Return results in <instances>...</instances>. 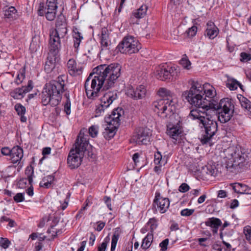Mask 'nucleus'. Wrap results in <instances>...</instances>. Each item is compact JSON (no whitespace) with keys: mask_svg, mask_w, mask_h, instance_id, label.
<instances>
[{"mask_svg":"<svg viewBox=\"0 0 251 251\" xmlns=\"http://www.w3.org/2000/svg\"><path fill=\"white\" fill-rule=\"evenodd\" d=\"M202 91L201 84L193 82L190 90L185 92L184 95L186 96V99L191 105L198 108L191 110L189 116L192 119L199 120L201 124L209 115V110H212L214 113L217 110L218 119L221 123L229 121L234 111L232 101L225 98L222 99L218 104L215 105L209 100L202 97Z\"/></svg>","mask_w":251,"mask_h":251,"instance_id":"f257e3e1","label":"nucleus"},{"mask_svg":"<svg viewBox=\"0 0 251 251\" xmlns=\"http://www.w3.org/2000/svg\"><path fill=\"white\" fill-rule=\"evenodd\" d=\"M121 66L116 63L100 65L95 68L84 84L87 98L95 100L99 97L101 88L106 90L113 87L121 75Z\"/></svg>","mask_w":251,"mask_h":251,"instance_id":"f03ea898","label":"nucleus"},{"mask_svg":"<svg viewBox=\"0 0 251 251\" xmlns=\"http://www.w3.org/2000/svg\"><path fill=\"white\" fill-rule=\"evenodd\" d=\"M64 75H59L56 80L47 83L42 92L41 100L44 105L50 104L54 107L58 105L65 91Z\"/></svg>","mask_w":251,"mask_h":251,"instance_id":"7ed1b4c3","label":"nucleus"},{"mask_svg":"<svg viewBox=\"0 0 251 251\" xmlns=\"http://www.w3.org/2000/svg\"><path fill=\"white\" fill-rule=\"evenodd\" d=\"M226 155L225 167L227 170L236 167H242L246 161L249 159L248 155L243 152L239 147L230 146L225 150Z\"/></svg>","mask_w":251,"mask_h":251,"instance_id":"20e7f679","label":"nucleus"},{"mask_svg":"<svg viewBox=\"0 0 251 251\" xmlns=\"http://www.w3.org/2000/svg\"><path fill=\"white\" fill-rule=\"evenodd\" d=\"M67 25L64 17H59L56 22V28H52L50 30L49 45L50 47L60 49V39L63 38L68 32Z\"/></svg>","mask_w":251,"mask_h":251,"instance_id":"39448f33","label":"nucleus"},{"mask_svg":"<svg viewBox=\"0 0 251 251\" xmlns=\"http://www.w3.org/2000/svg\"><path fill=\"white\" fill-rule=\"evenodd\" d=\"M118 91H108L99 99V102L96 105L94 116L98 117L103 115L105 111L118 99Z\"/></svg>","mask_w":251,"mask_h":251,"instance_id":"423d86ee","label":"nucleus"},{"mask_svg":"<svg viewBox=\"0 0 251 251\" xmlns=\"http://www.w3.org/2000/svg\"><path fill=\"white\" fill-rule=\"evenodd\" d=\"M141 48L138 40L131 35L125 36L116 49L122 53L130 54L137 52Z\"/></svg>","mask_w":251,"mask_h":251,"instance_id":"0eeeda50","label":"nucleus"},{"mask_svg":"<svg viewBox=\"0 0 251 251\" xmlns=\"http://www.w3.org/2000/svg\"><path fill=\"white\" fill-rule=\"evenodd\" d=\"M71 150L75 151L77 153L87 157L92 158L93 155L92 146L89 144L87 135L81 136L80 133Z\"/></svg>","mask_w":251,"mask_h":251,"instance_id":"6e6552de","label":"nucleus"},{"mask_svg":"<svg viewBox=\"0 0 251 251\" xmlns=\"http://www.w3.org/2000/svg\"><path fill=\"white\" fill-rule=\"evenodd\" d=\"M211 117L209 115L201 123L205 129V134L201 138V142L202 144H206L210 139L215 134L217 130L218 126L216 121L211 120Z\"/></svg>","mask_w":251,"mask_h":251,"instance_id":"1a4fd4ad","label":"nucleus"},{"mask_svg":"<svg viewBox=\"0 0 251 251\" xmlns=\"http://www.w3.org/2000/svg\"><path fill=\"white\" fill-rule=\"evenodd\" d=\"M173 101L172 100L170 101L168 99H161L155 101L153 105L156 109L155 111L157 112L159 114L160 113L161 116L163 117H167L168 112H170V113L172 111L171 103Z\"/></svg>","mask_w":251,"mask_h":251,"instance_id":"9d476101","label":"nucleus"},{"mask_svg":"<svg viewBox=\"0 0 251 251\" xmlns=\"http://www.w3.org/2000/svg\"><path fill=\"white\" fill-rule=\"evenodd\" d=\"M57 8L58 6H45L44 3H40L38 9V15L40 16H45L47 20L52 21L56 18Z\"/></svg>","mask_w":251,"mask_h":251,"instance_id":"9b49d317","label":"nucleus"},{"mask_svg":"<svg viewBox=\"0 0 251 251\" xmlns=\"http://www.w3.org/2000/svg\"><path fill=\"white\" fill-rule=\"evenodd\" d=\"M149 130V129L144 127L137 128L132 137V140L136 144H147L150 139L151 133Z\"/></svg>","mask_w":251,"mask_h":251,"instance_id":"f8f14e48","label":"nucleus"},{"mask_svg":"<svg viewBox=\"0 0 251 251\" xmlns=\"http://www.w3.org/2000/svg\"><path fill=\"white\" fill-rule=\"evenodd\" d=\"M49 55L45 62L44 70L47 73H50L55 68L57 59L58 57L59 49L53 47H50Z\"/></svg>","mask_w":251,"mask_h":251,"instance_id":"ddd939ff","label":"nucleus"},{"mask_svg":"<svg viewBox=\"0 0 251 251\" xmlns=\"http://www.w3.org/2000/svg\"><path fill=\"white\" fill-rule=\"evenodd\" d=\"M152 205L156 211L164 213L169 207L170 201L168 198L161 197L159 191H156Z\"/></svg>","mask_w":251,"mask_h":251,"instance_id":"4468645a","label":"nucleus"},{"mask_svg":"<svg viewBox=\"0 0 251 251\" xmlns=\"http://www.w3.org/2000/svg\"><path fill=\"white\" fill-rule=\"evenodd\" d=\"M146 89L143 85L137 86L135 89L132 86H129L126 90V94L135 100L142 99L145 97Z\"/></svg>","mask_w":251,"mask_h":251,"instance_id":"2eb2a0df","label":"nucleus"},{"mask_svg":"<svg viewBox=\"0 0 251 251\" xmlns=\"http://www.w3.org/2000/svg\"><path fill=\"white\" fill-rule=\"evenodd\" d=\"M172 66H169L167 63L159 65L155 69L154 75L155 77L162 81H165L171 76V69Z\"/></svg>","mask_w":251,"mask_h":251,"instance_id":"dca6fc26","label":"nucleus"},{"mask_svg":"<svg viewBox=\"0 0 251 251\" xmlns=\"http://www.w3.org/2000/svg\"><path fill=\"white\" fill-rule=\"evenodd\" d=\"M124 111L122 108L118 107L114 109L111 114L104 118L106 123H110L116 126H119L121 122V118L124 115Z\"/></svg>","mask_w":251,"mask_h":251,"instance_id":"f3484780","label":"nucleus"},{"mask_svg":"<svg viewBox=\"0 0 251 251\" xmlns=\"http://www.w3.org/2000/svg\"><path fill=\"white\" fill-rule=\"evenodd\" d=\"M148 9L147 5L143 4L138 9L133 10L129 19L130 24H139V19L144 18L146 16Z\"/></svg>","mask_w":251,"mask_h":251,"instance_id":"a211bd4d","label":"nucleus"},{"mask_svg":"<svg viewBox=\"0 0 251 251\" xmlns=\"http://www.w3.org/2000/svg\"><path fill=\"white\" fill-rule=\"evenodd\" d=\"M84 156L80 155L75 151L71 150L67 158V163L71 169L78 168L81 164Z\"/></svg>","mask_w":251,"mask_h":251,"instance_id":"6ab92c4d","label":"nucleus"},{"mask_svg":"<svg viewBox=\"0 0 251 251\" xmlns=\"http://www.w3.org/2000/svg\"><path fill=\"white\" fill-rule=\"evenodd\" d=\"M99 39L101 50H108L111 43L109 38V32L107 28H102Z\"/></svg>","mask_w":251,"mask_h":251,"instance_id":"aec40b11","label":"nucleus"},{"mask_svg":"<svg viewBox=\"0 0 251 251\" xmlns=\"http://www.w3.org/2000/svg\"><path fill=\"white\" fill-rule=\"evenodd\" d=\"M67 67L69 74L72 76H77L82 73V67L78 65L75 59H70L67 62Z\"/></svg>","mask_w":251,"mask_h":251,"instance_id":"412c9836","label":"nucleus"},{"mask_svg":"<svg viewBox=\"0 0 251 251\" xmlns=\"http://www.w3.org/2000/svg\"><path fill=\"white\" fill-rule=\"evenodd\" d=\"M217 172L215 167L211 165L202 166L198 170L199 176L202 179H207L209 176H216Z\"/></svg>","mask_w":251,"mask_h":251,"instance_id":"4be33fe9","label":"nucleus"},{"mask_svg":"<svg viewBox=\"0 0 251 251\" xmlns=\"http://www.w3.org/2000/svg\"><path fill=\"white\" fill-rule=\"evenodd\" d=\"M24 156L23 149L20 146H16L12 149L10 157L13 164L20 162Z\"/></svg>","mask_w":251,"mask_h":251,"instance_id":"5701e85b","label":"nucleus"},{"mask_svg":"<svg viewBox=\"0 0 251 251\" xmlns=\"http://www.w3.org/2000/svg\"><path fill=\"white\" fill-rule=\"evenodd\" d=\"M118 126H116L110 123H107L104 131L103 132V135L104 138L107 140L112 138L116 133Z\"/></svg>","mask_w":251,"mask_h":251,"instance_id":"b1692460","label":"nucleus"},{"mask_svg":"<svg viewBox=\"0 0 251 251\" xmlns=\"http://www.w3.org/2000/svg\"><path fill=\"white\" fill-rule=\"evenodd\" d=\"M4 12V17L8 19L10 21L15 20L19 17L17 10L14 6H11L5 8Z\"/></svg>","mask_w":251,"mask_h":251,"instance_id":"393cba45","label":"nucleus"},{"mask_svg":"<svg viewBox=\"0 0 251 251\" xmlns=\"http://www.w3.org/2000/svg\"><path fill=\"white\" fill-rule=\"evenodd\" d=\"M182 124L180 119L178 120L176 124L174 125V140L180 142L181 136L183 135Z\"/></svg>","mask_w":251,"mask_h":251,"instance_id":"a878e982","label":"nucleus"},{"mask_svg":"<svg viewBox=\"0 0 251 251\" xmlns=\"http://www.w3.org/2000/svg\"><path fill=\"white\" fill-rule=\"evenodd\" d=\"M241 107L244 109L246 114L251 116V102L242 95L237 97Z\"/></svg>","mask_w":251,"mask_h":251,"instance_id":"bb28decb","label":"nucleus"},{"mask_svg":"<svg viewBox=\"0 0 251 251\" xmlns=\"http://www.w3.org/2000/svg\"><path fill=\"white\" fill-rule=\"evenodd\" d=\"M213 25L214 24L213 22H209L207 24L208 27L205 32V35L211 39H214L218 34V28L214 26Z\"/></svg>","mask_w":251,"mask_h":251,"instance_id":"cd10ccee","label":"nucleus"},{"mask_svg":"<svg viewBox=\"0 0 251 251\" xmlns=\"http://www.w3.org/2000/svg\"><path fill=\"white\" fill-rule=\"evenodd\" d=\"M73 38L74 42V47L75 51L77 52L80 44L83 39L82 34L79 32L77 29L73 30Z\"/></svg>","mask_w":251,"mask_h":251,"instance_id":"c85d7f7f","label":"nucleus"},{"mask_svg":"<svg viewBox=\"0 0 251 251\" xmlns=\"http://www.w3.org/2000/svg\"><path fill=\"white\" fill-rule=\"evenodd\" d=\"M55 176L53 175H48L44 176L42 181L40 182V186L45 188H49L54 180Z\"/></svg>","mask_w":251,"mask_h":251,"instance_id":"c756f323","label":"nucleus"},{"mask_svg":"<svg viewBox=\"0 0 251 251\" xmlns=\"http://www.w3.org/2000/svg\"><path fill=\"white\" fill-rule=\"evenodd\" d=\"M153 239V233H148L147 235L142 240L141 248L144 250L149 249L152 243Z\"/></svg>","mask_w":251,"mask_h":251,"instance_id":"7c9ffc66","label":"nucleus"},{"mask_svg":"<svg viewBox=\"0 0 251 251\" xmlns=\"http://www.w3.org/2000/svg\"><path fill=\"white\" fill-rule=\"evenodd\" d=\"M14 109L17 114L20 117V120L22 122L26 121V117L24 116L25 113V107L21 103H16L14 106Z\"/></svg>","mask_w":251,"mask_h":251,"instance_id":"2f4dec72","label":"nucleus"},{"mask_svg":"<svg viewBox=\"0 0 251 251\" xmlns=\"http://www.w3.org/2000/svg\"><path fill=\"white\" fill-rule=\"evenodd\" d=\"M120 228H116L111 237L110 251H115L118 241L120 238Z\"/></svg>","mask_w":251,"mask_h":251,"instance_id":"473e14b6","label":"nucleus"},{"mask_svg":"<svg viewBox=\"0 0 251 251\" xmlns=\"http://www.w3.org/2000/svg\"><path fill=\"white\" fill-rule=\"evenodd\" d=\"M226 86L230 90H236L238 87H240L242 89V85L238 81L233 78H228L226 81Z\"/></svg>","mask_w":251,"mask_h":251,"instance_id":"72a5a7b5","label":"nucleus"},{"mask_svg":"<svg viewBox=\"0 0 251 251\" xmlns=\"http://www.w3.org/2000/svg\"><path fill=\"white\" fill-rule=\"evenodd\" d=\"M22 91L23 89L22 88H17L11 91L10 95L14 99H22L25 95L24 92Z\"/></svg>","mask_w":251,"mask_h":251,"instance_id":"f704fd0d","label":"nucleus"},{"mask_svg":"<svg viewBox=\"0 0 251 251\" xmlns=\"http://www.w3.org/2000/svg\"><path fill=\"white\" fill-rule=\"evenodd\" d=\"M207 226L211 227H219L222 224L221 220L216 218H211L205 222Z\"/></svg>","mask_w":251,"mask_h":251,"instance_id":"c9c22d12","label":"nucleus"},{"mask_svg":"<svg viewBox=\"0 0 251 251\" xmlns=\"http://www.w3.org/2000/svg\"><path fill=\"white\" fill-rule=\"evenodd\" d=\"M146 225L150 229L149 233H153L154 230L158 226V220L155 218H150Z\"/></svg>","mask_w":251,"mask_h":251,"instance_id":"e433bc0d","label":"nucleus"},{"mask_svg":"<svg viewBox=\"0 0 251 251\" xmlns=\"http://www.w3.org/2000/svg\"><path fill=\"white\" fill-rule=\"evenodd\" d=\"M25 67L20 69L19 71L18 74L16 76V79L14 81L15 83L17 85L20 84L25 78Z\"/></svg>","mask_w":251,"mask_h":251,"instance_id":"4c0bfd02","label":"nucleus"},{"mask_svg":"<svg viewBox=\"0 0 251 251\" xmlns=\"http://www.w3.org/2000/svg\"><path fill=\"white\" fill-rule=\"evenodd\" d=\"M25 174L27 176V179L29 184H31L33 182L34 177V169L31 165L27 166L25 170Z\"/></svg>","mask_w":251,"mask_h":251,"instance_id":"58836bf2","label":"nucleus"},{"mask_svg":"<svg viewBox=\"0 0 251 251\" xmlns=\"http://www.w3.org/2000/svg\"><path fill=\"white\" fill-rule=\"evenodd\" d=\"M230 186H231L232 190L235 193L241 194H242L244 188H246V185L239 183H231Z\"/></svg>","mask_w":251,"mask_h":251,"instance_id":"ea45409f","label":"nucleus"},{"mask_svg":"<svg viewBox=\"0 0 251 251\" xmlns=\"http://www.w3.org/2000/svg\"><path fill=\"white\" fill-rule=\"evenodd\" d=\"M179 63L186 70H190L191 69V63L186 54L183 55V57L179 61Z\"/></svg>","mask_w":251,"mask_h":251,"instance_id":"a19ab883","label":"nucleus"},{"mask_svg":"<svg viewBox=\"0 0 251 251\" xmlns=\"http://www.w3.org/2000/svg\"><path fill=\"white\" fill-rule=\"evenodd\" d=\"M201 87L203 89V93L201 95L202 97L203 98L204 94H205V96L207 97L209 99L208 100L211 101V99L216 95V92L214 90V89L212 87H211L210 89H208V90H204L203 87H202L201 86ZM206 100H208L207 99ZM210 102L212 103L211 101H210Z\"/></svg>","mask_w":251,"mask_h":251,"instance_id":"79ce46f5","label":"nucleus"},{"mask_svg":"<svg viewBox=\"0 0 251 251\" xmlns=\"http://www.w3.org/2000/svg\"><path fill=\"white\" fill-rule=\"evenodd\" d=\"M154 163L155 165L162 164L165 165L167 161L165 158L162 159V156L160 152L157 151L154 153Z\"/></svg>","mask_w":251,"mask_h":251,"instance_id":"37998d69","label":"nucleus"},{"mask_svg":"<svg viewBox=\"0 0 251 251\" xmlns=\"http://www.w3.org/2000/svg\"><path fill=\"white\" fill-rule=\"evenodd\" d=\"M65 97L66 98V101L64 104V112L67 115H69L71 113V103L70 99V96L69 93H66L65 94Z\"/></svg>","mask_w":251,"mask_h":251,"instance_id":"c03bdc74","label":"nucleus"},{"mask_svg":"<svg viewBox=\"0 0 251 251\" xmlns=\"http://www.w3.org/2000/svg\"><path fill=\"white\" fill-rule=\"evenodd\" d=\"M109 234L104 238L103 242L98 246V251H106V250L107 249V245H108V244L109 242V240H110V238H109Z\"/></svg>","mask_w":251,"mask_h":251,"instance_id":"a18cd8bd","label":"nucleus"},{"mask_svg":"<svg viewBox=\"0 0 251 251\" xmlns=\"http://www.w3.org/2000/svg\"><path fill=\"white\" fill-rule=\"evenodd\" d=\"M195 20H193V23L194 25L192 27L189 28L188 30L186 31L188 36L189 37H194V36L196 35L197 33V27L196 25H195Z\"/></svg>","mask_w":251,"mask_h":251,"instance_id":"49530a36","label":"nucleus"},{"mask_svg":"<svg viewBox=\"0 0 251 251\" xmlns=\"http://www.w3.org/2000/svg\"><path fill=\"white\" fill-rule=\"evenodd\" d=\"M99 126L96 125H93L89 128V135L93 138L97 136L98 134Z\"/></svg>","mask_w":251,"mask_h":251,"instance_id":"de8ad7c7","label":"nucleus"},{"mask_svg":"<svg viewBox=\"0 0 251 251\" xmlns=\"http://www.w3.org/2000/svg\"><path fill=\"white\" fill-rule=\"evenodd\" d=\"M243 233L245 235L246 239L250 243H251V227L250 226H247L244 227Z\"/></svg>","mask_w":251,"mask_h":251,"instance_id":"09e8293b","label":"nucleus"},{"mask_svg":"<svg viewBox=\"0 0 251 251\" xmlns=\"http://www.w3.org/2000/svg\"><path fill=\"white\" fill-rule=\"evenodd\" d=\"M33 88V83L32 80H29L27 85L22 86L21 88L23 89L25 94L30 91Z\"/></svg>","mask_w":251,"mask_h":251,"instance_id":"8fccbe9b","label":"nucleus"},{"mask_svg":"<svg viewBox=\"0 0 251 251\" xmlns=\"http://www.w3.org/2000/svg\"><path fill=\"white\" fill-rule=\"evenodd\" d=\"M171 92L170 91L168 90L166 88H160L158 90L157 92V94L162 97H167L168 96H170Z\"/></svg>","mask_w":251,"mask_h":251,"instance_id":"3c124183","label":"nucleus"},{"mask_svg":"<svg viewBox=\"0 0 251 251\" xmlns=\"http://www.w3.org/2000/svg\"><path fill=\"white\" fill-rule=\"evenodd\" d=\"M240 61L241 62H248L251 60V54L245 52L240 53Z\"/></svg>","mask_w":251,"mask_h":251,"instance_id":"603ef678","label":"nucleus"},{"mask_svg":"<svg viewBox=\"0 0 251 251\" xmlns=\"http://www.w3.org/2000/svg\"><path fill=\"white\" fill-rule=\"evenodd\" d=\"M10 244V242L7 238H1L0 240V246L4 249L7 248L9 245Z\"/></svg>","mask_w":251,"mask_h":251,"instance_id":"864d4df0","label":"nucleus"},{"mask_svg":"<svg viewBox=\"0 0 251 251\" xmlns=\"http://www.w3.org/2000/svg\"><path fill=\"white\" fill-rule=\"evenodd\" d=\"M194 209L186 208L181 211L180 214L182 216H189L193 214Z\"/></svg>","mask_w":251,"mask_h":251,"instance_id":"5fc2aeb1","label":"nucleus"},{"mask_svg":"<svg viewBox=\"0 0 251 251\" xmlns=\"http://www.w3.org/2000/svg\"><path fill=\"white\" fill-rule=\"evenodd\" d=\"M14 200L16 202H22L25 200L24 194L21 193H17L14 197Z\"/></svg>","mask_w":251,"mask_h":251,"instance_id":"6e6d98bb","label":"nucleus"},{"mask_svg":"<svg viewBox=\"0 0 251 251\" xmlns=\"http://www.w3.org/2000/svg\"><path fill=\"white\" fill-rule=\"evenodd\" d=\"M169 244V239H165L159 244V247L161 248V251H166L167 249L168 245Z\"/></svg>","mask_w":251,"mask_h":251,"instance_id":"4d7b16f0","label":"nucleus"},{"mask_svg":"<svg viewBox=\"0 0 251 251\" xmlns=\"http://www.w3.org/2000/svg\"><path fill=\"white\" fill-rule=\"evenodd\" d=\"M27 181L26 178H22L18 182L17 185L20 188H24L25 187Z\"/></svg>","mask_w":251,"mask_h":251,"instance_id":"13d9d810","label":"nucleus"},{"mask_svg":"<svg viewBox=\"0 0 251 251\" xmlns=\"http://www.w3.org/2000/svg\"><path fill=\"white\" fill-rule=\"evenodd\" d=\"M51 152V148L50 147H45L42 150V155H43V157L40 159V161L46 158V156L47 155H49L50 153Z\"/></svg>","mask_w":251,"mask_h":251,"instance_id":"bf43d9fd","label":"nucleus"},{"mask_svg":"<svg viewBox=\"0 0 251 251\" xmlns=\"http://www.w3.org/2000/svg\"><path fill=\"white\" fill-rule=\"evenodd\" d=\"M103 201L104 203L106 204L108 208L110 210H112V205H111V200L110 197L105 196L103 198Z\"/></svg>","mask_w":251,"mask_h":251,"instance_id":"052dcab7","label":"nucleus"},{"mask_svg":"<svg viewBox=\"0 0 251 251\" xmlns=\"http://www.w3.org/2000/svg\"><path fill=\"white\" fill-rule=\"evenodd\" d=\"M166 133L171 138H173V124L171 122L168 123L167 125Z\"/></svg>","mask_w":251,"mask_h":251,"instance_id":"680f3d73","label":"nucleus"},{"mask_svg":"<svg viewBox=\"0 0 251 251\" xmlns=\"http://www.w3.org/2000/svg\"><path fill=\"white\" fill-rule=\"evenodd\" d=\"M97 226L96 227H95V229L97 231H100L104 227L105 225V223L102 221H99L96 223Z\"/></svg>","mask_w":251,"mask_h":251,"instance_id":"e2e57ef3","label":"nucleus"},{"mask_svg":"<svg viewBox=\"0 0 251 251\" xmlns=\"http://www.w3.org/2000/svg\"><path fill=\"white\" fill-rule=\"evenodd\" d=\"M189 186L187 184L183 183L179 187L178 190L180 192L185 193L188 191L189 190Z\"/></svg>","mask_w":251,"mask_h":251,"instance_id":"0e129e2a","label":"nucleus"},{"mask_svg":"<svg viewBox=\"0 0 251 251\" xmlns=\"http://www.w3.org/2000/svg\"><path fill=\"white\" fill-rule=\"evenodd\" d=\"M47 232L51 234V236L54 238L56 237V228L55 226H51L50 228L48 229Z\"/></svg>","mask_w":251,"mask_h":251,"instance_id":"69168bd1","label":"nucleus"},{"mask_svg":"<svg viewBox=\"0 0 251 251\" xmlns=\"http://www.w3.org/2000/svg\"><path fill=\"white\" fill-rule=\"evenodd\" d=\"M12 152V149L10 150L8 147L2 148L1 150V153L4 155H9L10 156Z\"/></svg>","mask_w":251,"mask_h":251,"instance_id":"338daca9","label":"nucleus"},{"mask_svg":"<svg viewBox=\"0 0 251 251\" xmlns=\"http://www.w3.org/2000/svg\"><path fill=\"white\" fill-rule=\"evenodd\" d=\"M96 236L93 232H92L89 237V245L90 246H93L94 244Z\"/></svg>","mask_w":251,"mask_h":251,"instance_id":"774afa93","label":"nucleus"}]
</instances>
